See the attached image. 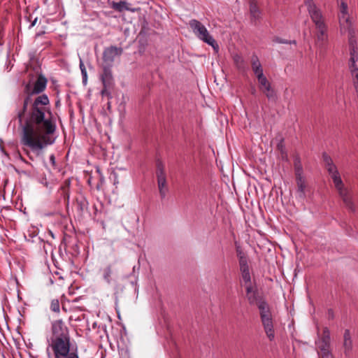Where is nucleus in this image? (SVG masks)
Here are the masks:
<instances>
[{"mask_svg": "<svg viewBox=\"0 0 358 358\" xmlns=\"http://www.w3.org/2000/svg\"><path fill=\"white\" fill-rule=\"evenodd\" d=\"M30 100V96H26L22 106L16 108V118L22 128L21 144L39 157L43 150L56 140V120L49 108L50 100L46 94L37 96L27 110Z\"/></svg>", "mask_w": 358, "mask_h": 358, "instance_id": "nucleus-1", "label": "nucleus"}, {"mask_svg": "<svg viewBox=\"0 0 358 358\" xmlns=\"http://www.w3.org/2000/svg\"><path fill=\"white\" fill-rule=\"evenodd\" d=\"M46 353L48 358H80L78 347L73 344L69 330L62 320L52 322Z\"/></svg>", "mask_w": 358, "mask_h": 358, "instance_id": "nucleus-2", "label": "nucleus"}, {"mask_svg": "<svg viewBox=\"0 0 358 358\" xmlns=\"http://www.w3.org/2000/svg\"><path fill=\"white\" fill-rule=\"evenodd\" d=\"M305 4L315 27V44L320 54L323 55L328 48V27L325 22V17L321 9L313 0H306Z\"/></svg>", "mask_w": 358, "mask_h": 358, "instance_id": "nucleus-3", "label": "nucleus"}, {"mask_svg": "<svg viewBox=\"0 0 358 358\" xmlns=\"http://www.w3.org/2000/svg\"><path fill=\"white\" fill-rule=\"evenodd\" d=\"M323 161L324 162L325 167L331 176L333 180L334 186L340 196L342 198L345 206L351 210H355L353 203L351 200V196L348 192V190L344 187L343 182L340 176L339 172L337 167L334 164L331 158L327 154L322 155Z\"/></svg>", "mask_w": 358, "mask_h": 358, "instance_id": "nucleus-4", "label": "nucleus"}, {"mask_svg": "<svg viewBox=\"0 0 358 358\" xmlns=\"http://www.w3.org/2000/svg\"><path fill=\"white\" fill-rule=\"evenodd\" d=\"M189 25L199 39L210 45L214 50H218V44L201 22L193 19L189 21Z\"/></svg>", "mask_w": 358, "mask_h": 358, "instance_id": "nucleus-5", "label": "nucleus"}, {"mask_svg": "<svg viewBox=\"0 0 358 358\" xmlns=\"http://www.w3.org/2000/svg\"><path fill=\"white\" fill-rule=\"evenodd\" d=\"M338 22L340 30L345 31L349 29L352 25L350 15L348 13V6L346 1H342L338 5Z\"/></svg>", "mask_w": 358, "mask_h": 358, "instance_id": "nucleus-6", "label": "nucleus"}, {"mask_svg": "<svg viewBox=\"0 0 358 358\" xmlns=\"http://www.w3.org/2000/svg\"><path fill=\"white\" fill-rule=\"evenodd\" d=\"M123 53V49L121 47L114 45L106 48L103 52V60L106 66L111 67L116 57L120 56Z\"/></svg>", "mask_w": 358, "mask_h": 358, "instance_id": "nucleus-7", "label": "nucleus"}, {"mask_svg": "<svg viewBox=\"0 0 358 358\" xmlns=\"http://www.w3.org/2000/svg\"><path fill=\"white\" fill-rule=\"evenodd\" d=\"M157 178L159 194L161 197L163 199L166 196L168 192V187L166 185V173L164 172L163 165L161 163L157 164Z\"/></svg>", "mask_w": 358, "mask_h": 358, "instance_id": "nucleus-8", "label": "nucleus"}, {"mask_svg": "<svg viewBox=\"0 0 358 358\" xmlns=\"http://www.w3.org/2000/svg\"><path fill=\"white\" fill-rule=\"evenodd\" d=\"M262 322L264 326V331L267 338L270 341H273L275 338V331L273 329V324L271 315H261Z\"/></svg>", "mask_w": 358, "mask_h": 358, "instance_id": "nucleus-9", "label": "nucleus"}, {"mask_svg": "<svg viewBox=\"0 0 358 358\" xmlns=\"http://www.w3.org/2000/svg\"><path fill=\"white\" fill-rule=\"evenodd\" d=\"M245 291V298L248 301L250 304H253L257 301L258 297L260 296L257 289V283H252L250 285H245L243 286Z\"/></svg>", "mask_w": 358, "mask_h": 358, "instance_id": "nucleus-10", "label": "nucleus"}, {"mask_svg": "<svg viewBox=\"0 0 358 358\" xmlns=\"http://www.w3.org/2000/svg\"><path fill=\"white\" fill-rule=\"evenodd\" d=\"M343 348L346 357H349L353 349L352 336L349 329H345L343 334Z\"/></svg>", "mask_w": 358, "mask_h": 358, "instance_id": "nucleus-11", "label": "nucleus"}, {"mask_svg": "<svg viewBox=\"0 0 358 358\" xmlns=\"http://www.w3.org/2000/svg\"><path fill=\"white\" fill-rule=\"evenodd\" d=\"M101 80L103 86L106 87H113L114 85V79L112 71L110 66H103V72L101 75Z\"/></svg>", "mask_w": 358, "mask_h": 358, "instance_id": "nucleus-12", "label": "nucleus"}, {"mask_svg": "<svg viewBox=\"0 0 358 358\" xmlns=\"http://www.w3.org/2000/svg\"><path fill=\"white\" fill-rule=\"evenodd\" d=\"M47 83L46 78L43 75H40L34 84L31 94H38L43 92L46 88Z\"/></svg>", "mask_w": 358, "mask_h": 358, "instance_id": "nucleus-13", "label": "nucleus"}, {"mask_svg": "<svg viewBox=\"0 0 358 358\" xmlns=\"http://www.w3.org/2000/svg\"><path fill=\"white\" fill-rule=\"evenodd\" d=\"M341 34H345L346 33L348 34V43L350 50H357V43L356 39V32L355 29L352 27V25L349 26V29L342 31L340 30Z\"/></svg>", "mask_w": 358, "mask_h": 358, "instance_id": "nucleus-14", "label": "nucleus"}, {"mask_svg": "<svg viewBox=\"0 0 358 358\" xmlns=\"http://www.w3.org/2000/svg\"><path fill=\"white\" fill-rule=\"evenodd\" d=\"M317 355L320 358H334L331 352V344L315 343Z\"/></svg>", "mask_w": 358, "mask_h": 358, "instance_id": "nucleus-15", "label": "nucleus"}, {"mask_svg": "<svg viewBox=\"0 0 358 358\" xmlns=\"http://www.w3.org/2000/svg\"><path fill=\"white\" fill-rule=\"evenodd\" d=\"M317 329V339L315 341V343H326L331 344V337H330V331L327 327H324L322 330V334L319 332V329Z\"/></svg>", "mask_w": 358, "mask_h": 358, "instance_id": "nucleus-16", "label": "nucleus"}, {"mask_svg": "<svg viewBox=\"0 0 358 358\" xmlns=\"http://www.w3.org/2000/svg\"><path fill=\"white\" fill-rule=\"evenodd\" d=\"M252 69L257 78L264 76L262 64L257 55H252L251 59Z\"/></svg>", "mask_w": 358, "mask_h": 358, "instance_id": "nucleus-17", "label": "nucleus"}, {"mask_svg": "<svg viewBox=\"0 0 358 358\" xmlns=\"http://www.w3.org/2000/svg\"><path fill=\"white\" fill-rule=\"evenodd\" d=\"M297 185V194L299 198L303 199L306 197V180L304 177L296 178Z\"/></svg>", "mask_w": 358, "mask_h": 358, "instance_id": "nucleus-18", "label": "nucleus"}, {"mask_svg": "<svg viewBox=\"0 0 358 358\" xmlns=\"http://www.w3.org/2000/svg\"><path fill=\"white\" fill-rule=\"evenodd\" d=\"M241 276L240 280V284L241 287L245 286V285H250L256 282L255 280L252 281L249 268L241 270Z\"/></svg>", "mask_w": 358, "mask_h": 358, "instance_id": "nucleus-19", "label": "nucleus"}, {"mask_svg": "<svg viewBox=\"0 0 358 358\" xmlns=\"http://www.w3.org/2000/svg\"><path fill=\"white\" fill-rule=\"evenodd\" d=\"M250 12L252 19L257 20L260 17L261 12L257 7L256 0H249Z\"/></svg>", "mask_w": 358, "mask_h": 358, "instance_id": "nucleus-20", "label": "nucleus"}, {"mask_svg": "<svg viewBox=\"0 0 358 358\" xmlns=\"http://www.w3.org/2000/svg\"><path fill=\"white\" fill-rule=\"evenodd\" d=\"M110 4L111 7L118 12H122L123 10H132L128 7V3L125 1H120L119 2L112 1Z\"/></svg>", "mask_w": 358, "mask_h": 358, "instance_id": "nucleus-21", "label": "nucleus"}, {"mask_svg": "<svg viewBox=\"0 0 358 358\" xmlns=\"http://www.w3.org/2000/svg\"><path fill=\"white\" fill-rule=\"evenodd\" d=\"M350 59H349V69L358 68L357 62L358 61V52L357 50H350Z\"/></svg>", "mask_w": 358, "mask_h": 358, "instance_id": "nucleus-22", "label": "nucleus"}, {"mask_svg": "<svg viewBox=\"0 0 358 358\" xmlns=\"http://www.w3.org/2000/svg\"><path fill=\"white\" fill-rule=\"evenodd\" d=\"M268 98V100L275 101L277 98L275 90L271 87V85L261 90Z\"/></svg>", "mask_w": 358, "mask_h": 358, "instance_id": "nucleus-23", "label": "nucleus"}, {"mask_svg": "<svg viewBox=\"0 0 358 358\" xmlns=\"http://www.w3.org/2000/svg\"><path fill=\"white\" fill-rule=\"evenodd\" d=\"M76 206H77L78 210L83 213L87 209L88 201L84 197L77 199H76Z\"/></svg>", "mask_w": 358, "mask_h": 358, "instance_id": "nucleus-24", "label": "nucleus"}, {"mask_svg": "<svg viewBox=\"0 0 358 358\" xmlns=\"http://www.w3.org/2000/svg\"><path fill=\"white\" fill-rule=\"evenodd\" d=\"M277 149L280 152V157L282 159V160L287 161L288 159V157L282 140L278 143Z\"/></svg>", "mask_w": 358, "mask_h": 358, "instance_id": "nucleus-25", "label": "nucleus"}, {"mask_svg": "<svg viewBox=\"0 0 358 358\" xmlns=\"http://www.w3.org/2000/svg\"><path fill=\"white\" fill-rule=\"evenodd\" d=\"M252 305H256L258 306L259 309L262 311V312H265L268 310V303H266V301L264 300V299L260 295L257 301L255 302Z\"/></svg>", "mask_w": 358, "mask_h": 358, "instance_id": "nucleus-26", "label": "nucleus"}, {"mask_svg": "<svg viewBox=\"0 0 358 358\" xmlns=\"http://www.w3.org/2000/svg\"><path fill=\"white\" fill-rule=\"evenodd\" d=\"M103 278L108 284L111 282L112 268L111 266L108 265L102 270Z\"/></svg>", "mask_w": 358, "mask_h": 358, "instance_id": "nucleus-27", "label": "nucleus"}, {"mask_svg": "<svg viewBox=\"0 0 358 358\" xmlns=\"http://www.w3.org/2000/svg\"><path fill=\"white\" fill-rule=\"evenodd\" d=\"M294 170L296 178L303 177V168L299 159L296 158L294 160Z\"/></svg>", "mask_w": 358, "mask_h": 358, "instance_id": "nucleus-28", "label": "nucleus"}, {"mask_svg": "<svg viewBox=\"0 0 358 358\" xmlns=\"http://www.w3.org/2000/svg\"><path fill=\"white\" fill-rule=\"evenodd\" d=\"M257 80L259 84L260 90H263L264 88L271 85V83L268 82V80H267L264 75L262 76H259V78H257Z\"/></svg>", "mask_w": 358, "mask_h": 358, "instance_id": "nucleus-29", "label": "nucleus"}, {"mask_svg": "<svg viewBox=\"0 0 358 358\" xmlns=\"http://www.w3.org/2000/svg\"><path fill=\"white\" fill-rule=\"evenodd\" d=\"M355 88L358 87V68L350 69Z\"/></svg>", "mask_w": 358, "mask_h": 358, "instance_id": "nucleus-30", "label": "nucleus"}, {"mask_svg": "<svg viewBox=\"0 0 358 358\" xmlns=\"http://www.w3.org/2000/svg\"><path fill=\"white\" fill-rule=\"evenodd\" d=\"M80 69L81 74H82V77H83V83L84 84H86L87 81V73L86 68L81 59L80 60Z\"/></svg>", "mask_w": 358, "mask_h": 358, "instance_id": "nucleus-31", "label": "nucleus"}, {"mask_svg": "<svg viewBox=\"0 0 358 358\" xmlns=\"http://www.w3.org/2000/svg\"><path fill=\"white\" fill-rule=\"evenodd\" d=\"M239 259V265H240V271L248 269L249 266L248 264V260L245 256H241L238 257Z\"/></svg>", "mask_w": 358, "mask_h": 358, "instance_id": "nucleus-32", "label": "nucleus"}, {"mask_svg": "<svg viewBox=\"0 0 358 358\" xmlns=\"http://www.w3.org/2000/svg\"><path fill=\"white\" fill-rule=\"evenodd\" d=\"M234 61L236 65L238 68H242L243 67V59L241 56H240L238 55H235L234 56Z\"/></svg>", "mask_w": 358, "mask_h": 358, "instance_id": "nucleus-33", "label": "nucleus"}, {"mask_svg": "<svg viewBox=\"0 0 358 358\" xmlns=\"http://www.w3.org/2000/svg\"><path fill=\"white\" fill-rule=\"evenodd\" d=\"M50 309L55 313L59 311V302L58 300L55 299L52 301Z\"/></svg>", "mask_w": 358, "mask_h": 358, "instance_id": "nucleus-34", "label": "nucleus"}, {"mask_svg": "<svg viewBox=\"0 0 358 358\" xmlns=\"http://www.w3.org/2000/svg\"><path fill=\"white\" fill-rule=\"evenodd\" d=\"M112 87H103V90L101 91V94L103 97L106 96L107 97L108 99H111L112 98V94L110 92V90L111 89Z\"/></svg>", "mask_w": 358, "mask_h": 358, "instance_id": "nucleus-35", "label": "nucleus"}, {"mask_svg": "<svg viewBox=\"0 0 358 358\" xmlns=\"http://www.w3.org/2000/svg\"><path fill=\"white\" fill-rule=\"evenodd\" d=\"M62 310L64 312L75 311L74 306L72 307V306H71V303L69 301H68L67 303H64L62 304Z\"/></svg>", "mask_w": 358, "mask_h": 358, "instance_id": "nucleus-36", "label": "nucleus"}, {"mask_svg": "<svg viewBox=\"0 0 358 358\" xmlns=\"http://www.w3.org/2000/svg\"><path fill=\"white\" fill-rule=\"evenodd\" d=\"M273 41H275V43H295V41H293L292 42H288L286 40H283V39H281L280 38H275Z\"/></svg>", "mask_w": 358, "mask_h": 358, "instance_id": "nucleus-37", "label": "nucleus"}, {"mask_svg": "<svg viewBox=\"0 0 358 358\" xmlns=\"http://www.w3.org/2000/svg\"><path fill=\"white\" fill-rule=\"evenodd\" d=\"M236 253H237L238 257H240L241 256H245V255L243 252L240 246H236Z\"/></svg>", "mask_w": 358, "mask_h": 358, "instance_id": "nucleus-38", "label": "nucleus"}, {"mask_svg": "<svg viewBox=\"0 0 358 358\" xmlns=\"http://www.w3.org/2000/svg\"><path fill=\"white\" fill-rule=\"evenodd\" d=\"M50 161L52 165L55 164V157L53 154L50 156Z\"/></svg>", "mask_w": 358, "mask_h": 358, "instance_id": "nucleus-39", "label": "nucleus"}, {"mask_svg": "<svg viewBox=\"0 0 358 358\" xmlns=\"http://www.w3.org/2000/svg\"><path fill=\"white\" fill-rule=\"evenodd\" d=\"M36 22H37V17L35 18L34 21H32V22L29 25V28L33 27L36 24Z\"/></svg>", "mask_w": 358, "mask_h": 358, "instance_id": "nucleus-40", "label": "nucleus"}, {"mask_svg": "<svg viewBox=\"0 0 358 358\" xmlns=\"http://www.w3.org/2000/svg\"><path fill=\"white\" fill-rule=\"evenodd\" d=\"M255 92H256L255 89H253V90L252 91V93L253 94H255Z\"/></svg>", "mask_w": 358, "mask_h": 358, "instance_id": "nucleus-41", "label": "nucleus"}, {"mask_svg": "<svg viewBox=\"0 0 358 358\" xmlns=\"http://www.w3.org/2000/svg\"><path fill=\"white\" fill-rule=\"evenodd\" d=\"M339 1V3L342 1H345V0H338Z\"/></svg>", "mask_w": 358, "mask_h": 358, "instance_id": "nucleus-42", "label": "nucleus"}, {"mask_svg": "<svg viewBox=\"0 0 358 358\" xmlns=\"http://www.w3.org/2000/svg\"><path fill=\"white\" fill-rule=\"evenodd\" d=\"M5 320H6V317L8 316V314L4 315Z\"/></svg>", "mask_w": 358, "mask_h": 358, "instance_id": "nucleus-43", "label": "nucleus"}, {"mask_svg": "<svg viewBox=\"0 0 358 358\" xmlns=\"http://www.w3.org/2000/svg\"><path fill=\"white\" fill-rule=\"evenodd\" d=\"M118 318L120 320V314L117 315Z\"/></svg>", "mask_w": 358, "mask_h": 358, "instance_id": "nucleus-44", "label": "nucleus"}, {"mask_svg": "<svg viewBox=\"0 0 358 358\" xmlns=\"http://www.w3.org/2000/svg\"><path fill=\"white\" fill-rule=\"evenodd\" d=\"M108 318H109V320H111V318H110L109 315H108Z\"/></svg>", "mask_w": 358, "mask_h": 358, "instance_id": "nucleus-45", "label": "nucleus"}, {"mask_svg": "<svg viewBox=\"0 0 358 358\" xmlns=\"http://www.w3.org/2000/svg\"><path fill=\"white\" fill-rule=\"evenodd\" d=\"M108 318H109V320H111V318H110L109 315H108Z\"/></svg>", "mask_w": 358, "mask_h": 358, "instance_id": "nucleus-46", "label": "nucleus"}]
</instances>
